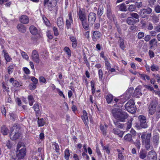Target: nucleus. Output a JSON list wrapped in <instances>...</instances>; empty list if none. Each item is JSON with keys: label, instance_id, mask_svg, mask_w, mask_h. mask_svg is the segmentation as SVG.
Returning a JSON list of instances; mask_svg holds the SVG:
<instances>
[{"label": "nucleus", "instance_id": "4c0bfd02", "mask_svg": "<svg viewBox=\"0 0 160 160\" xmlns=\"http://www.w3.org/2000/svg\"><path fill=\"white\" fill-rule=\"evenodd\" d=\"M64 51L69 57L71 56V52L70 48L68 47H65L64 48Z\"/></svg>", "mask_w": 160, "mask_h": 160}, {"label": "nucleus", "instance_id": "2eb2a0df", "mask_svg": "<svg viewBox=\"0 0 160 160\" xmlns=\"http://www.w3.org/2000/svg\"><path fill=\"white\" fill-rule=\"evenodd\" d=\"M151 138V134L150 133H142L141 136L142 143L150 141Z\"/></svg>", "mask_w": 160, "mask_h": 160}, {"label": "nucleus", "instance_id": "f704fd0d", "mask_svg": "<svg viewBox=\"0 0 160 160\" xmlns=\"http://www.w3.org/2000/svg\"><path fill=\"white\" fill-rule=\"evenodd\" d=\"M101 130L102 131L103 135L105 136L106 135L107 131V126H103L101 125L100 127Z\"/></svg>", "mask_w": 160, "mask_h": 160}, {"label": "nucleus", "instance_id": "774afa93", "mask_svg": "<svg viewBox=\"0 0 160 160\" xmlns=\"http://www.w3.org/2000/svg\"><path fill=\"white\" fill-rule=\"evenodd\" d=\"M39 80L40 82H42L43 83H46V80L45 78L41 76L39 78Z\"/></svg>", "mask_w": 160, "mask_h": 160}, {"label": "nucleus", "instance_id": "bf43d9fd", "mask_svg": "<svg viewBox=\"0 0 160 160\" xmlns=\"http://www.w3.org/2000/svg\"><path fill=\"white\" fill-rule=\"evenodd\" d=\"M154 42H155L156 43H157V40L155 38H153L149 41V43L151 47H152L153 46Z\"/></svg>", "mask_w": 160, "mask_h": 160}, {"label": "nucleus", "instance_id": "dca6fc26", "mask_svg": "<svg viewBox=\"0 0 160 160\" xmlns=\"http://www.w3.org/2000/svg\"><path fill=\"white\" fill-rule=\"evenodd\" d=\"M82 118L86 127H88V119L87 116V113L85 110L83 111V115L82 116Z\"/></svg>", "mask_w": 160, "mask_h": 160}, {"label": "nucleus", "instance_id": "6e6552de", "mask_svg": "<svg viewBox=\"0 0 160 160\" xmlns=\"http://www.w3.org/2000/svg\"><path fill=\"white\" fill-rule=\"evenodd\" d=\"M77 13L78 18L81 21L86 20V15L84 9L79 8L78 11H77Z\"/></svg>", "mask_w": 160, "mask_h": 160}, {"label": "nucleus", "instance_id": "49530a36", "mask_svg": "<svg viewBox=\"0 0 160 160\" xmlns=\"http://www.w3.org/2000/svg\"><path fill=\"white\" fill-rule=\"evenodd\" d=\"M38 122L39 126H42L44 125L45 122L43 119L41 118L38 120Z\"/></svg>", "mask_w": 160, "mask_h": 160}, {"label": "nucleus", "instance_id": "603ef678", "mask_svg": "<svg viewBox=\"0 0 160 160\" xmlns=\"http://www.w3.org/2000/svg\"><path fill=\"white\" fill-rule=\"evenodd\" d=\"M130 15L134 19L135 18L138 19L139 17V15L136 13H130Z\"/></svg>", "mask_w": 160, "mask_h": 160}, {"label": "nucleus", "instance_id": "5fc2aeb1", "mask_svg": "<svg viewBox=\"0 0 160 160\" xmlns=\"http://www.w3.org/2000/svg\"><path fill=\"white\" fill-rule=\"evenodd\" d=\"M13 65H11L8 68V73L9 74L11 73L13 70Z\"/></svg>", "mask_w": 160, "mask_h": 160}, {"label": "nucleus", "instance_id": "052dcab7", "mask_svg": "<svg viewBox=\"0 0 160 160\" xmlns=\"http://www.w3.org/2000/svg\"><path fill=\"white\" fill-rule=\"evenodd\" d=\"M154 10L155 12L157 13H159L160 12V6L157 5L154 7Z\"/></svg>", "mask_w": 160, "mask_h": 160}, {"label": "nucleus", "instance_id": "bb28decb", "mask_svg": "<svg viewBox=\"0 0 160 160\" xmlns=\"http://www.w3.org/2000/svg\"><path fill=\"white\" fill-rule=\"evenodd\" d=\"M2 52L4 54V57L7 62H10L12 58L9 56L8 54L6 52V51L5 50H3L2 51Z\"/></svg>", "mask_w": 160, "mask_h": 160}, {"label": "nucleus", "instance_id": "3c124183", "mask_svg": "<svg viewBox=\"0 0 160 160\" xmlns=\"http://www.w3.org/2000/svg\"><path fill=\"white\" fill-rule=\"evenodd\" d=\"M52 4V2L51 1H50L49 0H44L43 1V5L44 6H46L47 5L48 6H49L50 5H51Z\"/></svg>", "mask_w": 160, "mask_h": 160}, {"label": "nucleus", "instance_id": "69168bd1", "mask_svg": "<svg viewBox=\"0 0 160 160\" xmlns=\"http://www.w3.org/2000/svg\"><path fill=\"white\" fill-rule=\"evenodd\" d=\"M151 38V37L150 35H147L145 36L144 39L145 41L147 42L149 41Z\"/></svg>", "mask_w": 160, "mask_h": 160}, {"label": "nucleus", "instance_id": "393cba45", "mask_svg": "<svg viewBox=\"0 0 160 160\" xmlns=\"http://www.w3.org/2000/svg\"><path fill=\"white\" fill-rule=\"evenodd\" d=\"M143 143L144 145L146 150L147 151L150 149H152L153 148V146L150 143V141Z\"/></svg>", "mask_w": 160, "mask_h": 160}, {"label": "nucleus", "instance_id": "e2e57ef3", "mask_svg": "<svg viewBox=\"0 0 160 160\" xmlns=\"http://www.w3.org/2000/svg\"><path fill=\"white\" fill-rule=\"evenodd\" d=\"M9 114L10 116V119L14 121L15 119L16 118V115L12 113H10Z\"/></svg>", "mask_w": 160, "mask_h": 160}, {"label": "nucleus", "instance_id": "20e7f679", "mask_svg": "<svg viewBox=\"0 0 160 160\" xmlns=\"http://www.w3.org/2000/svg\"><path fill=\"white\" fill-rule=\"evenodd\" d=\"M16 156L18 159L23 158L26 153V148L24 146H22L18 143L17 146Z\"/></svg>", "mask_w": 160, "mask_h": 160}, {"label": "nucleus", "instance_id": "0e129e2a", "mask_svg": "<svg viewBox=\"0 0 160 160\" xmlns=\"http://www.w3.org/2000/svg\"><path fill=\"white\" fill-rule=\"evenodd\" d=\"M53 30L54 32V33L55 36H57L58 35V31L57 28L54 27L53 28Z\"/></svg>", "mask_w": 160, "mask_h": 160}, {"label": "nucleus", "instance_id": "9b49d317", "mask_svg": "<svg viewBox=\"0 0 160 160\" xmlns=\"http://www.w3.org/2000/svg\"><path fill=\"white\" fill-rule=\"evenodd\" d=\"M32 61L38 64L40 62V59L38 52L35 50L32 51Z\"/></svg>", "mask_w": 160, "mask_h": 160}, {"label": "nucleus", "instance_id": "5701e85b", "mask_svg": "<svg viewBox=\"0 0 160 160\" xmlns=\"http://www.w3.org/2000/svg\"><path fill=\"white\" fill-rule=\"evenodd\" d=\"M134 96L137 98H139L140 96L142 95V93L141 92V90L139 88H137L135 90L134 93Z\"/></svg>", "mask_w": 160, "mask_h": 160}, {"label": "nucleus", "instance_id": "c756f323", "mask_svg": "<svg viewBox=\"0 0 160 160\" xmlns=\"http://www.w3.org/2000/svg\"><path fill=\"white\" fill-rule=\"evenodd\" d=\"M1 132L3 135H7L8 133V130L5 126H3L1 128Z\"/></svg>", "mask_w": 160, "mask_h": 160}, {"label": "nucleus", "instance_id": "39448f33", "mask_svg": "<svg viewBox=\"0 0 160 160\" xmlns=\"http://www.w3.org/2000/svg\"><path fill=\"white\" fill-rule=\"evenodd\" d=\"M125 107L126 110L132 113H134L136 110L134 101L132 99H130L128 102L125 104Z\"/></svg>", "mask_w": 160, "mask_h": 160}, {"label": "nucleus", "instance_id": "c03bdc74", "mask_svg": "<svg viewBox=\"0 0 160 160\" xmlns=\"http://www.w3.org/2000/svg\"><path fill=\"white\" fill-rule=\"evenodd\" d=\"M126 6L124 3L119 6V10L121 11H126Z\"/></svg>", "mask_w": 160, "mask_h": 160}, {"label": "nucleus", "instance_id": "c9c22d12", "mask_svg": "<svg viewBox=\"0 0 160 160\" xmlns=\"http://www.w3.org/2000/svg\"><path fill=\"white\" fill-rule=\"evenodd\" d=\"M70 157V152L69 149L67 148L64 151V158L66 160H68Z\"/></svg>", "mask_w": 160, "mask_h": 160}, {"label": "nucleus", "instance_id": "6ab92c4d", "mask_svg": "<svg viewBox=\"0 0 160 160\" xmlns=\"http://www.w3.org/2000/svg\"><path fill=\"white\" fill-rule=\"evenodd\" d=\"M9 82L10 83H12V85L18 88L21 86V84L19 83L18 81L14 80L13 78H12L9 80Z\"/></svg>", "mask_w": 160, "mask_h": 160}, {"label": "nucleus", "instance_id": "c85d7f7f", "mask_svg": "<svg viewBox=\"0 0 160 160\" xmlns=\"http://www.w3.org/2000/svg\"><path fill=\"white\" fill-rule=\"evenodd\" d=\"M147 156L146 152L143 150H141L139 153V156L140 158L142 159H145Z\"/></svg>", "mask_w": 160, "mask_h": 160}, {"label": "nucleus", "instance_id": "6e6d98bb", "mask_svg": "<svg viewBox=\"0 0 160 160\" xmlns=\"http://www.w3.org/2000/svg\"><path fill=\"white\" fill-rule=\"evenodd\" d=\"M144 33L142 32H139L138 34V38L139 39L142 38L144 36Z\"/></svg>", "mask_w": 160, "mask_h": 160}, {"label": "nucleus", "instance_id": "864d4df0", "mask_svg": "<svg viewBox=\"0 0 160 160\" xmlns=\"http://www.w3.org/2000/svg\"><path fill=\"white\" fill-rule=\"evenodd\" d=\"M36 87L37 85L32 83H30L29 85V89L32 90H34Z\"/></svg>", "mask_w": 160, "mask_h": 160}, {"label": "nucleus", "instance_id": "a211bd4d", "mask_svg": "<svg viewBox=\"0 0 160 160\" xmlns=\"http://www.w3.org/2000/svg\"><path fill=\"white\" fill-rule=\"evenodd\" d=\"M57 24L60 29H62L64 26V22L62 17H59L57 19Z\"/></svg>", "mask_w": 160, "mask_h": 160}, {"label": "nucleus", "instance_id": "a18cd8bd", "mask_svg": "<svg viewBox=\"0 0 160 160\" xmlns=\"http://www.w3.org/2000/svg\"><path fill=\"white\" fill-rule=\"evenodd\" d=\"M21 55L23 59L27 60L29 59V57L26 52L24 51H21Z\"/></svg>", "mask_w": 160, "mask_h": 160}, {"label": "nucleus", "instance_id": "ddd939ff", "mask_svg": "<svg viewBox=\"0 0 160 160\" xmlns=\"http://www.w3.org/2000/svg\"><path fill=\"white\" fill-rule=\"evenodd\" d=\"M96 18V14L93 12H90L88 15V20L89 24L91 25L95 22Z\"/></svg>", "mask_w": 160, "mask_h": 160}, {"label": "nucleus", "instance_id": "e433bc0d", "mask_svg": "<svg viewBox=\"0 0 160 160\" xmlns=\"http://www.w3.org/2000/svg\"><path fill=\"white\" fill-rule=\"evenodd\" d=\"M28 100L29 104L30 106H32L34 101V99L32 95L28 96Z\"/></svg>", "mask_w": 160, "mask_h": 160}, {"label": "nucleus", "instance_id": "58836bf2", "mask_svg": "<svg viewBox=\"0 0 160 160\" xmlns=\"http://www.w3.org/2000/svg\"><path fill=\"white\" fill-rule=\"evenodd\" d=\"M83 26L84 29L86 30L88 29L89 24L87 23L86 20H84L83 21H81Z\"/></svg>", "mask_w": 160, "mask_h": 160}, {"label": "nucleus", "instance_id": "4468645a", "mask_svg": "<svg viewBox=\"0 0 160 160\" xmlns=\"http://www.w3.org/2000/svg\"><path fill=\"white\" fill-rule=\"evenodd\" d=\"M102 36V34L100 32L96 31H93L92 32V40L96 42L98 39L101 38Z\"/></svg>", "mask_w": 160, "mask_h": 160}, {"label": "nucleus", "instance_id": "de8ad7c7", "mask_svg": "<svg viewBox=\"0 0 160 160\" xmlns=\"http://www.w3.org/2000/svg\"><path fill=\"white\" fill-rule=\"evenodd\" d=\"M136 147L138 149H139L141 147V144L139 139H137L134 143Z\"/></svg>", "mask_w": 160, "mask_h": 160}, {"label": "nucleus", "instance_id": "09e8293b", "mask_svg": "<svg viewBox=\"0 0 160 160\" xmlns=\"http://www.w3.org/2000/svg\"><path fill=\"white\" fill-rule=\"evenodd\" d=\"M151 69L152 71H158L159 70V67L155 64H153L151 67Z\"/></svg>", "mask_w": 160, "mask_h": 160}, {"label": "nucleus", "instance_id": "cd10ccee", "mask_svg": "<svg viewBox=\"0 0 160 160\" xmlns=\"http://www.w3.org/2000/svg\"><path fill=\"white\" fill-rule=\"evenodd\" d=\"M150 18L154 23L158 22L159 21L158 17L156 15L153 14L151 15Z\"/></svg>", "mask_w": 160, "mask_h": 160}, {"label": "nucleus", "instance_id": "7ed1b4c3", "mask_svg": "<svg viewBox=\"0 0 160 160\" xmlns=\"http://www.w3.org/2000/svg\"><path fill=\"white\" fill-rule=\"evenodd\" d=\"M19 129L17 126L14 125L11 128V132L10 134L11 139L13 140L19 139L21 136V134L19 132Z\"/></svg>", "mask_w": 160, "mask_h": 160}, {"label": "nucleus", "instance_id": "2f4dec72", "mask_svg": "<svg viewBox=\"0 0 160 160\" xmlns=\"http://www.w3.org/2000/svg\"><path fill=\"white\" fill-rule=\"evenodd\" d=\"M33 108L36 114H40V112L39 108V106L38 103H35Z\"/></svg>", "mask_w": 160, "mask_h": 160}, {"label": "nucleus", "instance_id": "4d7b16f0", "mask_svg": "<svg viewBox=\"0 0 160 160\" xmlns=\"http://www.w3.org/2000/svg\"><path fill=\"white\" fill-rule=\"evenodd\" d=\"M145 87L146 88L149 90L150 91H152L153 93L154 91H155L153 87L151 86H150L148 85H145Z\"/></svg>", "mask_w": 160, "mask_h": 160}, {"label": "nucleus", "instance_id": "4be33fe9", "mask_svg": "<svg viewBox=\"0 0 160 160\" xmlns=\"http://www.w3.org/2000/svg\"><path fill=\"white\" fill-rule=\"evenodd\" d=\"M17 28L18 31L22 33H25L26 31V28L23 24H19L17 26Z\"/></svg>", "mask_w": 160, "mask_h": 160}, {"label": "nucleus", "instance_id": "a878e982", "mask_svg": "<svg viewBox=\"0 0 160 160\" xmlns=\"http://www.w3.org/2000/svg\"><path fill=\"white\" fill-rule=\"evenodd\" d=\"M29 30L31 33L33 35H36L38 33V30L34 26H31Z\"/></svg>", "mask_w": 160, "mask_h": 160}, {"label": "nucleus", "instance_id": "79ce46f5", "mask_svg": "<svg viewBox=\"0 0 160 160\" xmlns=\"http://www.w3.org/2000/svg\"><path fill=\"white\" fill-rule=\"evenodd\" d=\"M124 138L125 140L128 141L130 142L132 140V136L130 134H127L124 137Z\"/></svg>", "mask_w": 160, "mask_h": 160}, {"label": "nucleus", "instance_id": "680f3d73", "mask_svg": "<svg viewBox=\"0 0 160 160\" xmlns=\"http://www.w3.org/2000/svg\"><path fill=\"white\" fill-rule=\"evenodd\" d=\"M31 80L33 82L32 83L37 85L38 83V79L34 77H31Z\"/></svg>", "mask_w": 160, "mask_h": 160}, {"label": "nucleus", "instance_id": "473e14b6", "mask_svg": "<svg viewBox=\"0 0 160 160\" xmlns=\"http://www.w3.org/2000/svg\"><path fill=\"white\" fill-rule=\"evenodd\" d=\"M124 41L123 39L122 38H120L119 40L120 47L122 50H123L125 47Z\"/></svg>", "mask_w": 160, "mask_h": 160}, {"label": "nucleus", "instance_id": "f8f14e48", "mask_svg": "<svg viewBox=\"0 0 160 160\" xmlns=\"http://www.w3.org/2000/svg\"><path fill=\"white\" fill-rule=\"evenodd\" d=\"M157 154L154 150H152L148 152L147 155L148 160L157 159Z\"/></svg>", "mask_w": 160, "mask_h": 160}, {"label": "nucleus", "instance_id": "0eeeda50", "mask_svg": "<svg viewBox=\"0 0 160 160\" xmlns=\"http://www.w3.org/2000/svg\"><path fill=\"white\" fill-rule=\"evenodd\" d=\"M152 10V9L149 7L146 8H143L140 10L139 14L142 18H144L147 17L148 14L151 13Z\"/></svg>", "mask_w": 160, "mask_h": 160}, {"label": "nucleus", "instance_id": "b1692460", "mask_svg": "<svg viewBox=\"0 0 160 160\" xmlns=\"http://www.w3.org/2000/svg\"><path fill=\"white\" fill-rule=\"evenodd\" d=\"M126 21L127 23L130 25H134L137 22L136 20L131 17L128 18Z\"/></svg>", "mask_w": 160, "mask_h": 160}, {"label": "nucleus", "instance_id": "9d476101", "mask_svg": "<svg viewBox=\"0 0 160 160\" xmlns=\"http://www.w3.org/2000/svg\"><path fill=\"white\" fill-rule=\"evenodd\" d=\"M140 122V125L142 128H146L148 126L147 124L146 117L143 115H140L138 117Z\"/></svg>", "mask_w": 160, "mask_h": 160}, {"label": "nucleus", "instance_id": "1a4fd4ad", "mask_svg": "<svg viewBox=\"0 0 160 160\" xmlns=\"http://www.w3.org/2000/svg\"><path fill=\"white\" fill-rule=\"evenodd\" d=\"M73 22L72 13L69 12L68 14V17L66 19V24L67 29L71 28L72 25L73 24Z\"/></svg>", "mask_w": 160, "mask_h": 160}, {"label": "nucleus", "instance_id": "423d86ee", "mask_svg": "<svg viewBox=\"0 0 160 160\" xmlns=\"http://www.w3.org/2000/svg\"><path fill=\"white\" fill-rule=\"evenodd\" d=\"M158 104V102L153 101L150 103L149 107V113L151 115L153 114L156 112V107Z\"/></svg>", "mask_w": 160, "mask_h": 160}, {"label": "nucleus", "instance_id": "13d9d810", "mask_svg": "<svg viewBox=\"0 0 160 160\" xmlns=\"http://www.w3.org/2000/svg\"><path fill=\"white\" fill-rule=\"evenodd\" d=\"M135 8L136 7L135 5H131L129 6L128 9L130 12H132L135 10Z\"/></svg>", "mask_w": 160, "mask_h": 160}, {"label": "nucleus", "instance_id": "37998d69", "mask_svg": "<svg viewBox=\"0 0 160 160\" xmlns=\"http://www.w3.org/2000/svg\"><path fill=\"white\" fill-rule=\"evenodd\" d=\"M99 80L101 81L103 77V73L102 70L99 69L98 71Z\"/></svg>", "mask_w": 160, "mask_h": 160}, {"label": "nucleus", "instance_id": "a19ab883", "mask_svg": "<svg viewBox=\"0 0 160 160\" xmlns=\"http://www.w3.org/2000/svg\"><path fill=\"white\" fill-rule=\"evenodd\" d=\"M52 145L54 146V149L56 152L58 153L59 152L60 148L58 144L56 142H53Z\"/></svg>", "mask_w": 160, "mask_h": 160}, {"label": "nucleus", "instance_id": "f3484780", "mask_svg": "<svg viewBox=\"0 0 160 160\" xmlns=\"http://www.w3.org/2000/svg\"><path fill=\"white\" fill-rule=\"evenodd\" d=\"M20 22L24 24H28L29 22V19L28 17L26 15H22L19 18Z\"/></svg>", "mask_w": 160, "mask_h": 160}, {"label": "nucleus", "instance_id": "f257e3e1", "mask_svg": "<svg viewBox=\"0 0 160 160\" xmlns=\"http://www.w3.org/2000/svg\"><path fill=\"white\" fill-rule=\"evenodd\" d=\"M113 116L116 119L119 120L121 122H124L128 116L127 112L120 111L119 109L114 108L112 111Z\"/></svg>", "mask_w": 160, "mask_h": 160}, {"label": "nucleus", "instance_id": "8fccbe9b", "mask_svg": "<svg viewBox=\"0 0 160 160\" xmlns=\"http://www.w3.org/2000/svg\"><path fill=\"white\" fill-rule=\"evenodd\" d=\"M159 137L157 135H155L153 137V142L154 143H158L159 141Z\"/></svg>", "mask_w": 160, "mask_h": 160}, {"label": "nucleus", "instance_id": "ea45409f", "mask_svg": "<svg viewBox=\"0 0 160 160\" xmlns=\"http://www.w3.org/2000/svg\"><path fill=\"white\" fill-rule=\"evenodd\" d=\"M104 60L105 61V67L108 71H109L110 70V68H111L110 64L108 62V60L107 58H105Z\"/></svg>", "mask_w": 160, "mask_h": 160}, {"label": "nucleus", "instance_id": "aec40b11", "mask_svg": "<svg viewBox=\"0 0 160 160\" xmlns=\"http://www.w3.org/2000/svg\"><path fill=\"white\" fill-rule=\"evenodd\" d=\"M112 132L115 134L117 135L120 137L122 138L123 136L124 132L120 131L119 129L116 128H114L112 130Z\"/></svg>", "mask_w": 160, "mask_h": 160}, {"label": "nucleus", "instance_id": "7c9ffc66", "mask_svg": "<svg viewBox=\"0 0 160 160\" xmlns=\"http://www.w3.org/2000/svg\"><path fill=\"white\" fill-rule=\"evenodd\" d=\"M139 74L141 78L144 81H146V80L148 81L150 79V77L145 74L139 73Z\"/></svg>", "mask_w": 160, "mask_h": 160}, {"label": "nucleus", "instance_id": "338daca9", "mask_svg": "<svg viewBox=\"0 0 160 160\" xmlns=\"http://www.w3.org/2000/svg\"><path fill=\"white\" fill-rule=\"evenodd\" d=\"M100 27V24L99 23H96L94 24L93 26L94 29L95 30L98 29Z\"/></svg>", "mask_w": 160, "mask_h": 160}, {"label": "nucleus", "instance_id": "f03ea898", "mask_svg": "<svg viewBox=\"0 0 160 160\" xmlns=\"http://www.w3.org/2000/svg\"><path fill=\"white\" fill-rule=\"evenodd\" d=\"M111 94L108 93L105 96L107 103L108 104H113L114 106H116L118 104L120 103L121 100L118 98H115Z\"/></svg>", "mask_w": 160, "mask_h": 160}, {"label": "nucleus", "instance_id": "412c9836", "mask_svg": "<svg viewBox=\"0 0 160 160\" xmlns=\"http://www.w3.org/2000/svg\"><path fill=\"white\" fill-rule=\"evenodd\" d=\"M120 122H121L120 121L117 119L113 120L114 124L116 127L118 128L122 129L124 127V124L120 123Z\"/></svg>", "mask_w": 160, "mask_h": 160}, {"label": "nucleus", "instance_id": "72a5a7b5", "mask_svg": "<svg viewBox=\"0 0 160 160\" xmlns=\"http://www.w3.org/2000/svg\"><path fill=\"white\" fill-rule=\"evenodd\" d=\"M103 12V8L102 5L99 6L97 12V14L99 16H101Z\"/></svg>", "mask_w": 160, "mask_h": 160}]
</instances>
